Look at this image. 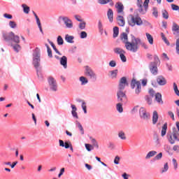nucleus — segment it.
Listing matches in <instances>:
<instances>
[{
	"instance_id": "nucleus-15",
	"label": "nucleus",
	"mask_w": 179,
	"mask_h": 179,
	"mask_svg": "<svg viewBox=\"0 0 179 179\" xmlns=\"http://www.w3.org/2000/svg\"><path fill=\"white\" fill-rule=\"evenodd\" d=\"M59 143L61 148H65V149H69L72 145L71 141H66L65 143H64V141L62 140H59Z\"/></svg>"
},
{
	"instance_id": "nucleus-11",
	"label": "nucleus",
	"mask_w": 179,
	"mask_h": 179,
	"mask_svg": "<svg viewBox=\"0 0 179 179\" xmlns=\"http://www.w3.org/2000/svg\"><path fill=\"white\" fill-rule=\"evenodd\" d=\"M127 19L129 20H129H131L132 23H143V21H142V19L141 18V17L138 15L134 16L132 15H129L127 17Z\"/></svg>"
},
{
	"instance_id": "nucleus-53",
	"label": "nucleus",
	"mask_w": 179,
	"mask_h": 179,
	"mask_svg": "<svg viewBox=\"0 0 179 179\" xmlns=\"http://www.w3.org/2000/svg\"><path fill=\"white\" fill-rule=\"evenodd\" d=\"M78 27L80 30H83L86 27V23H80Z\"/></svg>"
},
{
	"instance_id": "nucleus-7",
	"label": "nucleus",
	"mask_w": 179,
	"mask_h": 179,
	"mask_svg": "<svg viewBox=\"0 0 179 179\" xmlns=\"http://www.w3.org/2000/svg\"><path fill=\"white\" fill-rule=\"evenodd\" d=\"M117 97L118 103H122L127 104L128 103V98L127 94L123 91H117Z\"/></svg>"
},
{
	"instance_id": "nucleus-18",
	"label": "nucleus",
	"mask_w": 179,
	"mask_h": 179,
	"mask_svg": "<svg viewBox=\"0 0 179 179\" xmlns=\"http://www.w3.org/2000/svg\"><path fill=\"white\" fill-rule=\"evenodd\" d=\"M107 16L109 19V22H113V20H114V11H113V9L109 8L108 10Z\"/></svg>"
},
{
	"instance_id": "nucleus-22",
	"label": "nucleus",
	"mask_w": 179,
	"mask_h": 179,
	"mask_svg": "<svg viewBox=\"0 0 179 179\" xmlns=\"http://www.w3.org/2000/svg\"><path fill=\"white\" fill-rule=\"evenodd\" d=\"M71 108H72L71 114L73 117L77 119L79 118V117L78 116V113H76V111L78 110V108H76V106L75 105H71Z\"/></svg>"
},
{
	"instance_id": "nucleus-47",
	"label": "nucleus",
	"mask_w": 179,
	"mask_h": 179,
	"mask_svg": "<svg viewBox=\"0 0 179 179\" xmlns=\"http://www.w3.org/2000/svg\"><path fill=\"white\" fill-rule=\"evenodd\" d=\"M169 170V164L166 163L162 170V173H166Z\"/></svg>"
},
{
	"instance_id": "nucleus-59",
	"label": "nucleus",
	"mask_w": 179,
	"mask_h": 179,
	"mask_svg": "<svg viewBox=\"0 0 179 179\" xmlns=\"http://www.w3.org/2000/svg\"><path fill=\"white\" fill-rule=\"evenodd\" d=\"M64 173H65V168H62L60 169V172L58 175L59 178L61 177V176H62L64 174Z\"/></svg>"
},
{
	"instance_id": "nucleus-40",
	"label": "nucleus",
	"mask_w": 179,
	"mask_h": 179,
	"mask_svg": "<svg viewBox=\"0 0 179 179\" xmlns=\"http://www.w3.org/2000/svg\"><path fill=\"white\" fill-rule=\"evenodd\" d=\"M152 15L155 16V17H157V16H159V11L157 10V8L154 7L152 8Z\"/></svg>"
},
{
	"instance_id": "nucleus-1",
	"label": "nucleus",
	"mask_w": 179,
	"mask_h": 179,
	"mask_svg": "<svg viewBox=\"0 0 179 179\" xmlns=\"http://www.w3.org/2000/svg\"><path fill=\"white\" fill-rule=\"evenodd\" d=\"M140 43V38H135V36H133L131 38V41L125 44L126 50H127V51H130L131 52H137L138 50H139Z\"/></svg>"
},
{
	"instance_id": "nucleus-32",
	"label": "nucleus",
	"mask_w": 179,
	"mask_h": 179,
	"mask_svg": "<svg viewBox=\"0 0 179 179\" xmlns=\"http://www.w3.org/2000/svg\"><path fill=\"white\" fill-rule=\"evenodd\" d=\"M123 104H125V103H122L121 102H119L116 105V108H117V111H119L120 113H122L124 111V108H122V105Z\"/></svg>"
},
{
	"instance_id": "nucleus-57",
	"label": "nucleus",
	"mask_w": 179,
	"mask_h": 179,
	"mask_svg": "<svg viewBox=\"0 0 179 179\" xmlns=\"http://www.w3.org/2000/svg\"><path fill=\"white\" fill-rule=\"evenodd\" d=\"M168 115L171 118H172L173 121H175L176 119L174 118V113L172 111H169Z\"/></svg>"
},
{
	"instance_id": "nucleus-34",
	"label": "nucleus",
	"mask_w": 179,
	"mask_h": 179,
	"mask_svg": "<svg viewBox=\"0 0 179 179\" xmlns=\"http://www.w3.org/2000/svg\"><path fill=\"white\" fill-rule=\"evenodd\" d=\"M117 73H118V70H114L110 71V78H112V79H115V78H117Z\"/></svg>"
},
{
	"instance_id": "nucleus-54",
	"label": "nucleus",
	"mask_w": 179,
	"mask_h": 179,
	"mask_svg": "<svg viewBox=\"0 0 179 179\" xmlns=\"http://www.w3.org/2000/svg\"><path fill=\"white\" fill-rule=\"evenodd\" d=\"M86 37H87V34L86 31H82L80 33V38H86Z\"/></svg>"
},
{
	"instance_id": "nucleus-25",
	"label": "nucleus",
	"mask_w": 179,
	"mask_h": 179,
	"mask_svg": "<svg viewBox=\"0 0 179 179\" xmlns=\"http://www.w3.org/2000/svg\"><path fill=\"white\" fill-rule=\"evenodd\" d=\"M117 22L119 23H125V18H124V15H118L116 17Z\"/></svg>"
},
{
	"instance_id": "nucleus-4",
	"label": "nucleus",
	"mask_w": 179,
	"mask_h": 179,
	"mask_svg": "<svg viewBox=\"0 0 179 179\" xmlns=\"http://www.w3.org/2000/svg\"><path fill=\"white\" fill-rule=\"evenodd\" d=\"M3 37L6 41H10L12 40L14 43L19 44L20 43V38L19 36L15 35V34L11 31L6 34H3Z\"/></svg>"
},
{
	"instance_id": "nucleus-35",
	"label": "nucleus",
	"mask_w": 179,
	"mask_h": 179,
	"mask_svg": "<svg viewBox=\"0 0 179 179\" xmlns=\"http://www.w3.org/2000/svg\"><path fill=\"white\" fill-rule=\"evenodd\" d=\"M161 37L163 41H164V43L167 44V45H170V42H169V40H167V38H166V36H164V33H161Z\"/></svg>"
},
{
	"instance_id": "nucleus-9",
	"label": "nucleus",
	"mask_w": 179,
	"mask_h": 179,
	"mask_svg": "<svg viewBox=\"0 0 179 179\" xmlns=\"http://www.w3.org/2000/svg\"><path fill=\"white\" fill-rule=\"evenodd\" d=\"M128 81L127 80V77H122L120 78L119 81V90L118 91H123L125 89L126 86H128Z\"/></svg>"
},
{
	"instance_id": "nucleus-16",
	"label": "nucleus",
	"mask_w": 179,
	"mask_h": 179,
	"mask_svg": "<svg viewBox=\"0 0 179 179\" xmlns=\"http://www.w3.org/2000/svg\"><path fill=\"white\" fill-rule=\"evenodd\" d=\"M157 83L158 85H159V86H164V85L167 83V81L166 80V78L163 77V76H159L157 78Z\"/></svg>"
},
{
	"instance_id": "nucleus-64",
	"label": "nucleus",
	"mask_w": 179,
	"mask_h": 179,
	"mask_svg": "<svg viewBox=\"0 0 179 179\" xmlns=\"http://www.w3.org/2000/svg\"><path fill=\"white\" fill-rule=\"evenodd\" d=\"M99 31H100L101 34H103V24H99Z\"/></svg>"
},
{
	"instance_id": "nucleus-21",
	"label": "nucleus",
	"mask_w": 179,
	"mask_h": 179,
	"mask_svg": "<svg viewBox=\"0 0 179 179\" xmlns=\"http://www.w3.org/2000/svg\"><path fill=\"white\" fill-rule=\"evenodd\" d=\"M60 64L64 66V68H66L68 64V58H66V56H63L60 59Z\"/></svg>"
},
{
	"instance_id": "nucleus-62",
	"label": "nucleus",
	"mask_w": 179,
	"mask_h": 179,
	"mask_svg": "<svg viewBox=\"0 0 179 179\" xmlns=\"http://www.w3.org/2000/svg\"><path fill=\"white\" fill-rule=\"evenodd\" d=\"M3 16L6 17V19H12L13 17L12 15L8 13L3 14Z\"/></svg>"
},
{
	"instance_id": "nucleus-45",
	"label": "nucleus",
	"mask_w": 179,
	"mask_h": 179,
	"mask_svg": "<svg viewBox=\"0 0 179 179\" xmlns=\"http://www.w3.org/2000/svg\"><path fill=\"white\" fill-rule=\"evenodd\" d=\"M77 125L78 127V129H80V131H81V134L82 135H83V134H85V131L83 130V127H82V124L79 122H76Z\"/></svg>"
},
{
	"instance_id": "nucleus-17",
	"label": "nucleus",
	"mask_w": 179,
	"mask_h": 179,
	"mask_svg": "<svg viewBox=\"0 0 179 179\" xmlns=\"http://www.w3.org/2000/svg\"><path fill=\"white\" fill-rule=\"evenodd\" d=\"M142 3V0H137V6L138 7L139 13H141V15H145V13H146V10H143Z\"/></svg>"
},
{
	"instance_id": "nucleus-6",
	"label": "nucleus",
	"mask_w": 179,
	"mask_h": 179,
	"mask_svg": "<svg viewBox=\"0 0 179 179\" xmlns=\"http://www.w3.org/2000/svg\"><path fill=\"white\" fill-rule=\"evenodd\" d=\"M131 89H135L136 94H139L142 92V85L140 81L136 80V79L133 78L131 82Z\"/></svg>"
},
{
	"instance_id": "nucleus-46",
	"label": "nucleus",
	"mask_w": 179,
	"mask_h": 179,
	"mask_svg": "<svg viewBox=\"0 0 179 179\" xmlns=\"http://www.w3.org/2000/svg\"><path fill=\"white\" fill-rule=\"evenodd\" d=\"M82 108L85 113V114L87 113V106H86V103L85 101H83L82 103Z\"/></svg>"
},
{
	"instance_id": "nucleus-38",
	"label": "nucleus",
	"mask_w": 179,
	"mask_h": 179,
	"mask_svg": "<svg viewBox=\"0 0 179 179\" xmlns=\"http://www.w3.org/2000/svg\"><path fill=\"white\" fill-rule=\"evenodd\" d=\"M85 148L87 149V150L88 152H91L92 150H93L94 149V147H93V145H92L90 144L85 143Z\"/></svg>"
},
{
	"instance_id": "nucleus-20",
	"label": "nucleus",
	"mask_w": 179,
	"mask_h": 179,
	"mask_svg": "<svg viewBox=\"0 0 179 179\" xmlns=\"http://www.w3.org/2000/svg\"><path fill=\"white\" fill-rule=\"evenodd\" d=\"M21 8H22V10L25 15H29V13H30V7L27 6V4L22 3Z\"/></svg>"
},
{
	"instance_id": "nucleus-8",
	"label": "nucleus",
	"mask_w": 179,
	"mask_h": 179,
	"mask_svg": "<svg viewBox=\"0 0 179 179\" xmlns=\"http://www.w3.org/2000/svg\"><path fill=\"white\" fill-rule=\"evenodd\" d=\"M48 83L49 86H50L51 90H52L53 92H57V90H58V85L57 84V81L54 78L49 77Z\"/></svg>"
},
{
	"instance_id": "nucleus-29",
	"label": "nucleus",
	"mask_w": 179,
	"mask_h": 179,
	"mask_svg": "<svg viewBox=\"0 0 179 179\" xmlns=\"http://www.w3.org/2000/svg\"><path fill=\"white\" fill-rule=\"evenodd\" d=\"M59 20H63L64 23H72V20L68 17H59Z\"/></svg>"
},
{
	"instance_id": "nucleus-27",
	"label": "nucleus",
	"mask_w": 179,
	"mask_h": 179,
	"mask_svg": "<svg viewBox=\"0 0 179 179\" xmlns=\"http://www.w3.org/2000/svg\"><path fill=\"white\" fill-rule=\"evenodd\" d=\"M145 35L149 44L153 45V36H152V35H150L149 33H146Z\"/></svg>"
},
{
	"instance_id": "nucleus-44",
	"label": "nucleus",
	"mask_w": 179,
	"mask_h": 179,
	"mask_svg": "<svg viewBox=\"0 0 179 179\" xmlns=\"http://www.w3.org/2000/svg\"><path fill=\"white\" fill-rule=\"evenodd\" d=\"M150 1V0H145V1L143 3V6L145 8L143 10H145V12H147V10H148V6H149Z\"/></svg>"
},
{
	"instance_id": "nucleus-33",
	"label": "nucleus",
	"mask_w": 179,
	"mask_h": 179,
	"mask_svg": "<svg viewBox=\"0 0 179 179\" xmlns=\"http://www.w3.org/2000/svg\"><path fill=\"white\" fill-rule=\"evenodd\" d=\"M157 154V152L156 151H150L147 154L145 159H150V157H153V156L156 155Z\"/></svg>"
},
{
	"instance_id": "nucleus-42",
	"label": "nucleus",
	"mask_w": 179,
	"mask_h": 179,
	"mask_svg": "<svg viewBox=\"0 0 179 179\" xmlns=\"http://www.w3.org/2000/svg\"><path fill=\"white\" fill-rule=\"evenodd\" d=\"M80 80L81 81L82 85H86V83H88V80L85 77L81 76L80 77Z\"/></svg>"
},
{
	"instance_id": "nucleus-28",
	"label": "nucleus",
	"mask_w": 179,
	"mask_h": 179,
	"mask_svg": "<svg viewBox=\"0 0 179 179\" xmlns=\"http://www.w3.org/2000/svg\"><path fill=\"white\" fill-rule=\"evenodd\" d=\"M73 38L74 37L69 34H66L65 36V40L67 43H73Z\"/></svg>"
},
{
	"instance_id": "nucleus-48",
	"label": "nucleus",
	"mask_w": 179,
	"mask_h": 179,
	"mask_svg": "<svg viewBox=\"0 0 179 179\" xmlns=\"http://www.w3.org/2000/svg\"><path fill=\"white\" fill-rule=\"evenodd\" d=\"M124 53L120 55V57L121 59V61H122V62H127V57H125V55H124Z\"/></svg>"
},
{
	"instance_id": "nucleus-19",
	"label": "nucleus",
	"mask_w": 179,
	"mask_h": 179,
	"mask_svg": "<svg viewBox=\"0 0 179 179\" xmlns=\"http://www.w3.org/2000/svg\"><path fill=\"white\" fill-rule=\"evenodd\" d=\"M158 120H159V114L157 113V111L155 110L152 113V124H153V125H156V124H157Z\"/></svg>"
},
{
	"instance_id": "nucleus-41",
	"label": "nucleus",
	"mask_w": 179,
	"mask_h": 179,
	"mask_svg": "<svg viewBox=\"0 0 179 179\" xmlns=\"http://www.w3.org/2000/svg\"><path fill=\"white\" fill-rule=\"evenodd\" d=\"M90 140L93 146H95L96 148H97V149H99V143H97V141H96V139L90 137Z\"/></svg>"
},
{
	"instance_id": "nucleus-60",
	"label": "nucleus",
	"mask_w": 179,
	"mask_h": 179,
	"mask_svg": "<svg viewBox=\"0 0 179 179\" xmlns=\"http://www.w3.org/2000/svg\"><path fill=\"white\" fill-rule=\"evenodd\" d=\"M115 164H120V157L117 156L115 157L114 159Z\"/></svg>"
},
{
	"instance_id": "nucleus-37",
	"label": "nucleus",
	"mask_w": 179,
	"mask_h": 179,
	"mask_svg": "<svg viewBox=\"0 0 179 179\" xmlns=\"http://www.w3.org/2000/svg\"><path fill=\"white\" fill-rule=\"evenodd\" d=\"M118 136L119 138H120V139H122L123 141H125V139H127V136H125V133H124L123 131H120L118 134Z\"/></svg>"
},
{
	"instance_id": "nucleus-50",
	"label": "nucleus",
	"mask_w": 179,
	"mask_h": 179,
	"mask_svg": "<svg viewBox=\"0 0 179 179\" xmlns=\"http://www.w3.org/2000/svg\"><path fill=\"white\" fill-rule=\"evenodd\" d=\"M108 0H98V3H100V5H106V3H108Z\"/></svg>"
},
{
	"instance_id": "nucleus-36",
	"label": "nucleus",
	"mask_w": 179,
	"mask_h": 179,
	"mask_svg": "<svg viewBox=\"0 0 179 179\" xmlns=\"http://www.w3.org/2000/svg\"><path fill=\"white\" fill-rule=\"evenodd\" d=\"M57 44L58 45H62L64 44V39L62 36L57 37Z\"/></svg>"
},
{
	"instance_id": "nucleus-51",
	"label": "nucleus",
	"mask_w": 179,
	"mask_h": 179,
	"mask_svg": "<svg viewBox=\"0 0 179 179\" xmlns=\"http://www.w3.org/2000/svg\"><path fill=\"white\" fill-rule=\"evenodd\" d=\"M72 27H73V23H66L64 29H72Z\"/></svg>"
},
{
	"instance_id": "nucleus-5",
	"label": "nucleus",
	"mask_w": 179,
	"mask_h": 179,
	"mask_svg": "<svg viewBox=\"0 0 179 179\" xmlns=\"http://www.w3.org/2000/svg\"><path fill=\"white\" fill-rule=\"evenodd\" d=\"M172 31H173V34L176 38V52L179 55V25L177 24H173L172 27Z\"/></svg>"
},
{
	"instance_id": "nucleus-10",
	"label": "nucleus",
	"mask_w": 179,
	"mask_h": 179,
	"mask_svg": "<svg viewBox=\"0 0 179 179\" xmlns=\"http://www.w3.org/2000/svg\"><path fill=\"white\" fill-rule=\"evenodd\" d=\"M140 117L142 120H148L150 118V114L146 112V109L144 108H141L139 110Z\"/></svg>"
},
{
	"instance_id": "nucleus-39",
	"label": "nucleus",
	"mask_w": 179,
	"mask_h": 179,
	"mask_svg": "<svg viewBox=\"0 0 179 179\" xmlns=\"http://www.w3.org/2000/svg\"><path fill=\"white\" fill-rule=\"evenodd\" d=\"M173 90H174L176 96H179L178 87L177 86V84L176 83H173Z\"/></svg>"
},
{
	"instance_id": "nucleus-61",
	"label": "nucleus",
	"mask_w": 179,
	"mask_h": 179,
	"mask_svg": "<svg viewBox=\"0 0 179 179\" xmlns=\"http://www.w3.org/2000/svg\"><path fill=\"white\" fill-rule=\"evenodd\" d=\"M145 99L148 104H152V99L149 96H146Z\"/></svg>"
},
{
	"instance_id": "nucleus-30",
	"label": "nucleus",
	"mask_w": 179,
	"mask_h": 179,
	"mask_svg": "<svg viewBox=\"0 0 179 179\" xmlns=\"http://www.w3.org/2000/svg\"><path fill=\"white\" fill-rule=\"evenodd\" d=\"M114 52H115V54H119L120 55H121L122 54H125V50L120 48H116L114 49Z\"/></svg>"
},
{
	"instance_id": "nucleus-52",
	"label": "nucleus",
	"mask_w": 179,
	"mask_h": 179,
	"mask_svg": "<svg viewBox=\"0 0 179 179\" xmlns=\"http://www.w3.org/2000/svg\"><path fill=\"white\" fill-rule=\"evenodd\" d=\"M163 157V153L160 152L157 156L155 157V160H160Z\"/></svg>"
},
{
	"instance_id": "nucleus-55",
	"label": "nucleus",
	"mask_w": 179,
	"mask_h": 179,
	"mask_svg": "<svg viewBox=\"0 0 179 179\" xmlns=\"http://www.w3.org/2000/svg\"><path fill=\"white\" fill-rule=\"evenodd\" d=\"M109 65L112 67L114 68L117 66V63L115 62V61L112 60L109 62Z\"/></svg>"
},
{
	"instance_id": "nucleus-3",
	"label": "nucleus",
	"mask_w": 179,
	"mask_h": 179,
	"mask_svg": "<svg viewBox=\"0 0 179 179\" xmlns=\"http://www.w3.org/2000/svg\"><path fill=\"white\" fill-rule=\"evenodd\" d=\"M34 66L36 69L38 78H42L41 70L39 69L40 66V49L36 48L35 49V53L34 54Z\"/></svg>"
},
{
	"instance_id": "nucleus-43",
	"label": "nucleus",
	"mask_w": 179,
	"mask_h": 179,
	"mask_svg": "<svg viewBox=\"0 0 179 179\" xmlns=\"http://www.w3.org/2000/svg\"><path fill=\"white\" fill-rule=\"evenodd\" d=\"M162 17L166 20L169 19V13L167 12V10H162Z\"/></svg>"
},
{
	"instance_id": "nucleus-24",
	"label": "nucleus",
	"mask_w": 179,
	"mask_h": 179,
	"mask_svg": "<svg viewBox=\"0 0 179 179\" xmlns=\"http://www.w3.org/2000/svg\"><path fill=\"white\" fill-rule=\"evenodd\" d=\"M121 40H122L123 43L124 44H127V43H129L128 41V35L125 33H122L120 37Z\"/></svg>"
},
{
	"instance_id": "nucleus-12",
	"label": "nucleus",
	"mask_w": 179,
	"mask_h": 179,
	"mask_svg": "<svg viewBox=\"0 0 179 179\" xmlns=\"http://www.w3.org/2000/svg\"><path fill=\"white\" fill-rule=\"evenodd\" d=\"M85 75L86 76H90L91 79H96V74L89 66H85Z\"/></svg>"
},
{
	"instance_id": "nucleus-63",
	"label": "nucleus",
	"mask_w": 179,
	"mask_h": 179,
	"mask_svg": "<svg viewBox=\"0 0 179 179\" xmlns=\"http://www.w3.org/2000/svg\"><path fill=\"white\" fill-rule=\"evenodd\" d=\"M15 51L19 52V50H20V45H15L13 47Z\"/></svg>"
},
{
	"instance_id": "nucleus-49",
	"label": "nucleus",
	"mask_w": 179,
	"mask_h": 179,
	"mask_svg": "<svg viewBox=\"0 0 179 179\" xmlns=\"http://www.w3.org/2000/svg\"><path fill=\"white\" fill-rule=\"evenodd\" d=\"M141 47H143V48H145V50H148V48H149L148 47V45L146 43H145V42H142V41H140V43H139Z\"/></svg>"
},
{
	"instance_id": "nucleus-13",
	"label": "nucleus",
	"mask_w": 179,
	"mask_h": 179,
	"mask_svg": "<svg viewBox=\"0 0 179 179\" xmlns=\"http://www.w3.org/2000/svg\"><path fill=\"white\" fill-rule=\"evenodd\" d=\"M115 8L117 9V13L119 15H125V13L124 12V4L121 2H117Z\"/></svg>"
},
{
	"instance_id": "nucleus-56",
	"label": "nucleus",
	"mask_w": 179,
	"mask_h": 179,
	"mask_svg": "<svg viewBox=\"0 0 179 179\" xmlns=\"http://www.w3.org/2000/svg\"><path fill=\"white\" fill-rule=\"evenodd\" d=\"M171 8L173 10H179V6L176 4H171Z\"/></svg>"
},
{
	"instance_id": "nucleus-23",
	"label": "nucleus",
	"mask_w": 179,
	"mask_h": 179,
	"mask_svg": "<svg viewBox=\"0 0 179 179\" xmlns=\"http://www.w3.org/2000/svg\"><path fill=\"white\" fill-rule=\"evenodd\" d=\"M155 100L159 103V104H163V99H162V94L157 93L155 94Z\"/></svg>"
},
{
	"instance_id": "nucleus-58",
	"label": "nucleus",
	"mask_w": 179,
	"mask_h": 179,
	"mask_svg": "<svg viewBox=\"0 0 179 179\" xmlns=\"http://www.w3.org/2000/svg\"><path fill=\"white\" fill-rule=\"evenodd\" d=\"M75 18L76 19V20H78V22H81L83 23H85V22H83V20L82 19V17L79 15H75Z\"/></svg>"
},
{
	"instance_id": "nucleus-26",
	"label": "nucleus",
	"mask_w": 179,
	"mask_h": 179,
	"mask_svg": "<svg viewBox=\"0 0 179 179\" xmlns=\"http://www.w3.org/2000/svg\"><path fill=\"white\" fill-rule=\"evenodd\" d=\"M166 134H167V123H164V124L163 125L161 136H165Z\"/></svg>"
},
{
	"instance_id": "nucleus-14",
	"label": "nucleus",
	"mask_w": 179,
	"mask_h": 179,
	"mask_svg": "<svg viewBox=\"0 0 179 179\" xmlns=\"http://www.w3.org/2000/svg\"><path fill=\"white\" fill-rule=\"evenodd\" d=\"M150 71L152 75H157V64H156V62L150 63Z\"/></svg>"
},
{
	"instance_id": "nucleus-31",
	"label": "nucleus",
	"mask_w": 179,
	"mask_h": 179,
	"mask_svg": "<svg viewBox=\"0 0 179 179\" xmlns=\"http://www.w3.org/2000/svg\"><path fill=\"white\" fill-rule=\"evenodd\" d=\"M118 34H120L118 27H115L113 28V38L118 37Z\"/></svg>"
},
{
	"instance_id": "nucleus-2",
	"label": "nucleus",
	"mask_w": 179,
	"mask_h": 179,
	"mask_svg": "<svg viewBox=\"0 0 179 179\" xmlns=\"http://www.w3.org/2000/svg\"><path fill=\"white\" fill-rule=\"evenodd\" d=\"M169 142L174 145L176 142H179V122H176V127L172 129V133L167 135Z\"/></svg>"
}]
</instances>
